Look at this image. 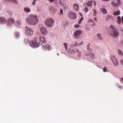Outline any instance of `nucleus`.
Listing matches in <instances>:
<instances>
[{
    "label": "nucleus",
    "instance_id": "1a4fd4ad",
    "mask_svg": "<svg viewBox=\"0 0 123 123\" xmlns=\"http://www.w3.org/2000/svg\"><path fill=\"white\" fill-rule=\"evenodd\" d=\"M82 33V31L80 30L76 31L74 33V37L75 38H79V36Z\"/></svg>",
    "mask_w": 123,
    "mask_h": 123
},
{
    "label": "nucleus",
    "instance_id": "7c9ffc66",
    "mask_svg": "<svg viewBox=\"0 0 123 123\" xmlns=\"http://www.w3.org/2000/svg\"><path fill=\"white\" fill-rule=\"evenodd\" d=\"M76 51L77 52L78 54V55L79 56H80L81 55V52L80 51H79L77 49H76Z\"/></svg>",
    "mask_w": 123,
    "mask_h": 123
},
{
    "label": "nucleus",
    "instance_id": "3c124183",
    "mask_svg": "<svg viewBox=\"0 0 123 123\" xmlns=\"http://www.w3.org/2000/svg\"><path fill=\"white\" fill-rule=\"evenodd\" d=\"M37 39V37H34V40H35L36 41V40Z\"/></svg>",
    "mask_w": 123,
    "mask_h": 123
},
{
    "label": "nucleus",
    "instance_id": "864d4df0",
    "mask_svg": "<svg viewBox=\"0 0 123 123\" xmlns=\"http://www.w3.org/2000/svg\"><path fill=\"white\" fill-rule=\"evenodd\" d=\"M121 80V81H122V80L123 81V78Z\"/></svg>",
    "mask_w": 123,
    "mask_h": 123
},
{
    "label": "nucleus",
    "instance_id": "a211bd4d",
    "mask_svg": "<svg viewBox=\"0 0 123 123\" xmlns=\"http://www.w3.org/2000/svg\"><path fill=\"white\" fill-rule=\"evenodd\" d=\"M66 1V0H59V3L61 6H64L63 3Z\"/></svg>",
    "mask_w": 123,
    "mask_h": 123
},
{
    "label": "nucleus",
    "instance_id": "2f4dec72",
    "mask_svg": "<svg viewBox=\"0 0 123 123\" xmlns=\"http://www.w3.org/2000/svg\"><path fill=\"white\" fill-rule=\"evenodd\" d=\"M94 11V13L93 14V15L94 16H96L97 14V12H96V11L95 9H94L93 10Z\"/></svg>",
    "mask_w": 123,
    "mask_h": 123
},
{
    "label": "nucleus",
    "instance_id": "6e6552de",
    "mask_svg": "<svg viewBox=\"0 0 123 123\" xmlns=\"http://www.w3.org/2000/svg\"><path fill=\"white\" fill-rule=\"evenodd\" d=\"M121 2L120 0H113L111 2V4L115 6H117L120 5Z\"/></svg>",
    "mask_w": 123,
    "mask_h": 123
},
{
    "label": "nucleus",
    "instance_id": "4d7b16f0",
    "mask_svg": "<svg viewBox=\"0 0 123 123\" xmlns=\"http://www.w3.org/2000/svg\"><path fill=\"white\" fill-rule=\"evenodd\" d=\"M27 41V40H25V41Z\"/></svg>",
    "mask_w": 123,
    "mask_h": 123
},
{
    "label": "nucleus",
    "instance_id": "f3484780",
    "mask_svg": "<svg viewBox=\"0 0 123 123\" xmlns=\"http://www.w3.org/2000/svg\"><path fill=\"white\" fill-rule=\"evenodd\" d=\"M6 22V20L5 18H4L0 17V23L2 24H5Z\"/></svg>",
    "mask_w": 123,
    "mask_h": 123
},
{
    "label": "nucleus",
    "instance_id": "37998d69",
    "mask_svg": "<svg viewBox=\"0 0 123 123\" xmlns=\"http://www.w3.org/2000/svg\"><path fill=\"white\" fill-rule=\"evenodd\" d=\"M71 52L72 54H74L75 52V51L73 50H71Z\"/></svg>",
    "mask_w": 123,
    "mask_h": 123
},
{
    "label": "nucleus",
    "instance_id": "ddd939ff",
    "mask_svg": "<svg viewBox=\"0 0 123 123\" xmlns=\"http://www.w3.org/2000/svg\"><path fill=\"white\" fill-rule=\"evenodd\" d=\"M43 49L44 50H51L52 49V47L49 45L44 44L43 47Z\"/></svg>",
    "mask_w": 123,
    "mask_h": 123
},
{
    "label": "nucleus",
    "instance_id": "b1692460",
    "mask_svg": "<svg viewBox=\"0 0 123 123\" xmlns=\"http://www.w3.org/2000/svg\"><path fill=\"white\" fill-rule=\"evenodd\" d=\"M15 24L17 26H18L21 25V23L19 21H17L16 22Z\"/></svg>",
    "mask_w": 123,
    "mask_h": 123
},
{
    "label": "nucleus",
    "instance_id": "6ab92c4d",
    "mask_svg": "<svg viewBox=\"0 0 123 123\" xmlns=\"http://www.w3.org/2000/svg\"><path fill=\"white\" fill-rule=\"evenodd\" d=\"M100 11L103 12L104 14H106L107 12V11L105 8H101L100 9Z\"/></svg>",
    "mask_w": 123,
    "mask_h": 123
},
{
    "label": "nucleus",
    "instance_id": "f03ea898",
    "mask_svg": "<svg viewBox=\"0 0 123 123\" xmlns=\"http://www.w3.org/2000/svg\"><path fill=\"white\" fill-rule=\"evenodd\" d=\"M111 34L114 37L117 38L119 36V33L117 30L113 25L110 26Z\"/></svg>",
    "mask_w": 123,
    "mask_h": 123
},
{
    "label": "nucleus",
    "instance_id": "ea45409f",
    "mask_svg": "<svg viewBox=\"0 0 123 123\" xmlns=\"http://www.w3.org/2000/svg\"><path fill=\"white\" fill-rule=\"evenodd\" d=\"M120 62L122 65L123 66V59L121 60L120 61Z\"/></svg>",
    "mask_w": 123,
    "mask_h": 123
},
{
    "label": "nucleus",
    "instance_id": "412c9836",
    "mask_svg": "<svg viewBox=\"0 0 123 123\" xmlns=\"http://www.w3.org/2000/svg\"><path fill=\"white\" fill-rule=\"evenodd\" d=\"M24 10L25 12H30L31 11L30 9L27 7H25L24 8Z\"/></svg>",
    "mask_w": 123,
    "mask_h": 123
},
{
    "label": "nucleus",
    "instance_id": "7ed1b4c3",
    "mask_svg": "<svg viewBox=\"0 0 123 123\" xmlns=\"http://www.w3.org/2000/svg\"><path fill=\"white\" fill-rule=\"evenodd\" d=\"M54 22V20L51 18H49L47 19L45 22V24L46 26L48 27H52L53 24Z\"/></svg>",
    "mask_w": 123,
    "mask_h": 123
},
{
    "label": "nucleus",
    "instance_id": "5fc2aeb1",
    "mask_svg": "<svg viewBox=\"0 0 123 123\" xmlns=\"http://www.w3.org/2000/svg\"><path fill=\"white\" fill-rule=\"evenodd\" d=\"M121 31L123 32V29L121 30Z\"/></svg>",
    "mask_w": 123,
    "mask_h": 123
},
{
    "label": "nucleus",
    "instance_id": "13d9d810",
    "mask_svg": "<svg viewBox=\"0 0 123 123\" xmlns=\"http://www.w3.org/2000/svg\"><path fill=\"white\" fill-rule=\"evenodd\" d=\"M81 16H82V15L81 14Z\"/></svg>",
    "mask_w": 123,
    "mask_h": 123
},
{
    "label": "nucleus",
    "instance_id": "aec40b11",
    "mask_svg": "<svg viewBox=\"0 0 123 123\" xmlns=\"http://www.w3.org/2000/svg\"><path fill=\"white\" fill-rule=\"evenodd\" d=\"M83 44V43L82 41L80 43H78L77 42H76L74 44V45L75 46H78L81 45Z\"/></svg>",
    "mask_w": 123,
    "mask_h": 123
},
{
    "label": "nucleus",
    "instance_id": "a878e982",
    "mask_svg": "<svg viewBox=\"0 0 123 123\" xmlns=\"http://www.w3.org/2000/svg\"><path fill=\"white\" fill-rule=\"evenodd\" d=\"M6 1H11L16 3H17V1L16 0H5Z\"/></svg>",
    "mask_w": 123,
    "mask_h": 123
},
{
    "label": "nucleus",
    "instance_id": "72a5a7b5",
    "mask_svg": "<svg viewBox=\"0 0 123 123\" xmlns=\"http://www.w3.org/2000/svg\"><path fill=\"white\" fill-rule=\"evenodd\" d=\"M36 2V0H33V1L32 3V5H35V3Z\"/></svg>",
    "mask_w": 123,
    "mask_h": 123
},
{
    "label": "nucleus",
    "instance_id": "f8f14e48",
    "mask_svg": "<svg viewBox=\"0 0 123 123\" xmlns=\"http://www.w3.org/2000/svg\"><path fill=\"white\" fill-rule=\"evenodd\" d=\"M30 46L32 48H35L39 47V45L36 41H33L30 43Z\"/></svg>",
    "mask_w": 123,
    "mask_h": 123
},
{
    "label": "nucleus",
    "instance_id": "39448f33",
    "mask_svg": "<svg viewBox=\"0 0 123 123\" xmlns=\"http://www.w3.org/2000/svg\"><path fill=\"white\" fill-rule=\"evenodd\" d=\"M67 16L69 18L73 19H75L77 18L76 14L72 12H68L67 14Z\"/></svg>",
    "mask_w": 123,
    "mask_h": 123
},
{
    "label": "nucleus",
    "instance_id": "9b49d317",
    "mask_svg": "<svg viewBox=\"0 0 123 123\" xmlns=\"http://www.w3.org/2000/svg\"><path fill=\"white\" fill-rule=\"evenodd\" d=\"M40 43L41 44V45H42L43 43H46V40L45 38L43 36H41L40 37Z\"/></svg>",
    "mask_w": 123,
    "mask_h": 123
},
{
    "label": "nucleus",
    "instance_id": "c9c22d12",
    "mask_svg": "<svg viewBox=\"0 0 123 123\" xmlns=\"http://www.w3.org/2000/svg\"><path fill=\"white\" fill-rule=\"evenodd\" d=\"M107 68L106 67H104V68L103 69V70L104 72H106V71H107Z\"/></svg>",
    "mask_w": 123,
    "mask_h": 123
},
{
    "label": "nucleus",
    "instance_id": "393cba45",
    "mask_svg": "<svg viewBox=\"0 0 123 123\" xmlns=\"http://www.w3.org/2000/svg\"><path fill=\"white\" fill-rule=\"evenodd\" d=\"M15 36L16 38H17L20 35L18 32H15Z\"/></svg>",
    "mask_w": 123,
    "mask_h": 123
},
{
    "label": "nucleus",
    "instance_id": "4c0bfd02",
    "mask_svg": "<svg viewBox=\"0 0 123 123\" xmlns=\"http://www.w3.org/2000/svg\"><path fill=\"white\" fill-rule=\"evenodd\" d=\"M79 25L78 24L75 25H74V27L75 28H78L79 27Z\"/></svg>",
    "mask_w": 123,
    "mask_h": 123
},
{
    "label": "nucleus",
    "instance_id": "c03bdc74",
    "mask_svg": "<svg viewBox=\"0 0 123 123\" xmlns=\"http://www.w3.org/2000/svg\"><path fill=\"white\" fill-rule=\"evenodd\" d=\"M83 19V18L82 17L80 19V20L81 21H82Z\"/></svg>",
    "mask_w": 123,
    "mask_h": 123
},
{
    "label": "nucleus",
    "instance_id": "8fccbe9b",
    "mask_svg": "<svg viewBox=\"0 0 123 123\" xmlns=\"http://www.w3.org/2000/svg\"><path fill=\"white\" fill-rule=\"evenodd\" d=\"M93 26H94L95 25V24L94 22H93Z\"/></svg>",
    "mask_w": 123,
    "mask_h": 123
},
{
    "label": "nucleus",
    "instance_id": "e433bc0d",
    "mask_svg": "<svg viewBox=\"0 0 123 123\" xmlns=\"http://www.w3.org/2000/svg\"><path fill=\"white\" fill-rule=\"evenodd\" d=\"M60 13H61L62 14V15H63V12L62 11V9H60Z\"/></svg>",
    "mask_w": 123,
    "mask_h": 123
},
{
    "label": "nucleus",
    "instance_id": "de8ad7c7",
    "mask_svg": "<svg viewBox=\"0 0 123 123\" xmlns=\"http://www.w3.org/2000/svg\"><path fill=\"white\" fill-rule=\"evenodd\" d=\"M81 21L80 20H79L78 22V23L79 24H80L81 22Z\"/></svg>",
    "mask_w": 123,
    "mask_h": 123
},
{
    "label": "nucleus",
    "instance_id": "4be33fe9",
    "mask_svg": "<svg viewBox=\"0 0 123 123\" xmlns=\"http://www.w3.org/2000/svg\"><path fill=\"white\" fill-rule=\"evenodd\" d=\"M106 20V21H108L111 18V17L110 15H107L105 17Z\"/></svg>",
    "mask_w": 123,
    "mask_h": 123
},
{
    "label": "nucleus",
    "instance_id": "5701e85b",
    "mask_svg": "<svg viewBox=\"0 0 123 123\" xmlns=\"http://www.w3.org/2000/svg\"><path fill=\"white\" fill-rule=\"evenodd\" d=\"M120 12L119 11H117V12H114L113 13V15H119L120 14Z\"/></svg>",
    "mask_w": 123,
    "mask_h": 123
},
{
    "label": "nucleus",
    "instance_id": "0eeeda50",
    "mask_svg": "<svg viewBox=\"0 0 123 123\" xmlns=\"http://www.w3.org/2000/svg\"><path fill=\"white\" fill-rule=\"evenodd\" d=\"M111 59L114 66H117L118 65V62L115 56H111Z\"/></svg>",
    "mask_w": 123,
    "mask_h": 123
},
{
    "label": "nucleus",
    "instance_id": "cd10ccee",
    "mask_svg": "<svg viewBox=\"0 0 123 123\" xmlns=\"http://www.w3.org/2000/svg\"><path fill=\"white\" fill-rule=\"evenodd\" d=\"M68 45V43H65L64 44V45L65 48L66 50H67L68 49L67 45Z\"/></svg>",
    "mask_w": 123,
    "mask_h": 123
},
{
    "label": "nucleus",
    "instance_id": "2eb2a0df",
    "mask_svg": "<svg viewBox=\"0 0 123 123\" xmlns=\"http://www.w3.org/2000/svg\"><path fill=\"white\" fill-rule=\"evenodd\" d=\"M49 10L51 13H55L57 11V9L51 6L49 9Z\"/></svg>",
    "mask_w": 123,
    "mask_h": 123
},
{
    "label": "nucleus",
    "instance_id": "473e14b6",
    "mask_svg": "<svg viewBox=\"0 0 123 123\" xmlns=\"http://www.w3.org/2000/svg\"><path fill=\"white\" fill-rule=\"evenodd\" d=\"M90 45V43H88L87 44V49L88 50H89L90 49L89 48Z\"/></svg>",
    "mask_w": 123,
    "mask_h": 123
},
{
    "label": "nucleus",
    "instance_id": "603ef678",
    "mask_svg": "<svg viewBox=\"0 0 123 123\" xmlns=\"http://www.w3.org/2000/svg\"><path fill=\"white\" fill-rule=\"evenodd\" d=\"M96 5V3L95 2L94 3V6H95Z\"/></svg>",
    "mask_w": 123,
    "mask_h": 123
},
{
    "label": "nucleus",
    "instance_id": "f257e3e1",
    "mask_svg": "<svg viewBox=\"0 0 123 123\" xmlns=\"http://www.w3.org/2000/svg\"><path fill=\"white\" fill-rule=\"evenodd\" d=\"M26 21L28 24L35 25L37 24L38 20L36 15L31 14L26 19Z\"/></svg>",
    "mask_w": 123,
    "mask_h": 123
},
{
    "label": "nucleus",
    "instance_id": "a18cd8bd",
    "mask_svg": "<svg viewBox=\"0 0 123 123\" xmlns=\"http://www.w3.org/2000/svg\"><path fill=\"white\" fill-rule=\"evenodd\" d=\"M118 20L121 19V17L120 16H118L117 17Z\"/></svg>",
    "mask_w": 123,
    "mask_h": 123
},
{
    "label": "nucleus",
    "instance_id": "6e6d98bb",
    "mask_svg": "<svg viewBox=\"0 0 123 123\" xmlns=\"http://www.w3.org/2000/svg\"><path fill=\"white\" fill-rule=\"evenodd\" d=\"M119 88H120V87H121V86H119Z\"/></svg>",
    "mask_w": 123,
    "mask_h": 123
},
{
    "label": "nucleus",
    "instance_id": "79ce46f5",
    "mask_svg": "<svg viewBox=\"0 0 123 123\" xmlns=\"http://www.w3.org/2000/svg\"><path fill=\"white\" fill-rule=\"evenodd\" d=\"M48 1L50 3H52L54 1V0H48Z\"/></svg>",
    "mask_w": 123,
    "mask_h": 123
},
{
    "label": "nucleus",
    "instance_id": "4468645a",
    "mask_svg": "<svg viewBox=\"0 0 123 123\" xmlns=\"http://www.w3.org/2000/svg\"><path fill=\"white\" fill-rule=\"evenodd\" d=\"M73 7L74 9L76 11H78L79 9V5L76 3L74 4L73 6Z\"/></svg>",
    "mask_w": 123,
    "mask_h": 123
},
{
    "label": "nucleus",
    "instance_id": "f704fd0d",
    "mask_svg": "<svg viewBox=\"0 0 123 123\" xmlns=\"http://www.w3.org/2000/svg\"><path fill=\"white\" fill-rule=\"evenodd\" d=\"M88 10V8L86 7L84 9V11L85 12H87Z\"/></svg>",
    "mask_w": 123,
    "mask_h": 123
},
{
    "label": "nucleus",
    "instance_id": "9d476101",
    "mask_svg": "<svg viewBox=\"0 0 123 123\" xmlns=\"http://www.w3.org/2000/svg\"><path fill=\"white\" fill-rule=\"evenodd\" d=\"M15 22L14 20L12 18L8 19L6 21V24L8 25H12Z\"/></svg>",
    "mask_w": 123,
    "mask_h": 123
},
{
    "label": "nucleus",
    "instance_id": "bb28decb",
    "mask_svg": "<svg viewBox=\"0 0 123 123\" xmlns=\"http://www.w3.org/2000/svg\"><path fill=\"white\" fill-rule=\"evenodd\" d=\"M97 36L99 39L100 40H101L102 39V38L100 34L99 33L97 35Z\"/></svg>",
    "mask_w": 123,
    "mask_h": 123
},
{
    "label": "nucleus",
    "instance_id": "c85d7f7f",
    "mask_svg": "<svg viewBox=\"0 0 123 123\" xmlns=\"http://www.w3.org/2000/svg\"><path fill=\"white\" fill-rule=\"evenodd\" d=\"M92 1H89L87 3V6H91L92 5Z\"/></svg>",
    "mask_w": 123,
    "mask_h": 123
},
{
    "label": "nucleus",
    "instance_id": "58836bf2",
    "mask_svg": "<svg viewBox=\"0 0 123 123\" xmlns=\"http://www.w3.org/2000/svg\"><path fill=\"white\" fill-rule=\"evenodd\" d=\"M88 22H93V20L92 19H89L88 20Z\"/></svg>",
    "mask_w": 123,
    "mask_h": 123
},
{
    "label": "nucleus",
    "instance_id": "20e7f679",
    "mask_svg": "<svg viewBox=\"0 0 123 123\" xmlns=\"http://www.w3.org/2000/svg\"><path fill=\"white\" fill-rule=\"evenodd\" d=\"M25 33L26 35L31 36L33 35L34 31L32 29L26 26L25 29Z\"/></svg>",
    "mask_w": 123,
    "mask_h": 123
},
{
    "label": "nucleus",
    "instance_id": "49530a36",
    "mask_svg": "<svg viewBox=\"0 0 123 123\" xmlns=\"http://www.w3.org/2000/svg\"><path fill=\"white\" fill-rule=\"evenodd\" d=\"M94 19L95 20V21H97V18H96V17H94Z\"/></svg>",
    "mask_w": 123,
    "mask_h": 123
},
{
    "label": "nucleus",
    "instance_id": "09e8293b",
    "mask_svg": "<svg viewBox=\"0 0 123 123\" xmlns=\"http://www.w3.org/2000/svg\"><path fill=\"white\" fill-rule=\"evenodd\" d=\"M122 20L123 23V16H122Z\"/></svg>",
    "mask_w": 123,
    "mask_h": 123
},
{
    "label": "nucleus",
    "instance_id": "423d86ee",
    "mask_svg": "<svg viewBox=\"0 0 123 123\" xmlns=\"http://www.w3.org/2000/svg\"><path fill=\"white\" fill-rule=\"evenodd\" d=\"M40 31L41 33L44 36L47 35L48 33L47 29L45 27H42L40 28Z\"/></svg>",
    "mask_w": 123,
    "mask_h": 123
},
{
    "label": "nucleus",
    "instance_id": "dca6fc26",
    "mask_svg": "<svg viewBox=\"0 0 123 123\" xmlns=\"http://www.w3.org/2000/svg\"><path fill=\"white\" fill-rule=\"evenodd\" d=\"M86 55L87 56H89L92 59H93L95 57V55L92 53H91L88 54H86Z\"/></svg>",
    "mask_w": 123,
    "mask_h": 123
},
{
    "label": "nucleus",
    "instance_id": "c756f323",
    "mask_svg": "<svg viewBox=\"0 0 123 123\" xmlns=\"http://www.w3.org/2000/svg\"><path fill=\"white\" fill-rule=\"evenodd\" d=\"M118 54L119 55H123V53L122 51L120 50H118Z\"/></svg>",
    "mask_w": 123,
    "mask_h": 123
},
{
    "label": "nucleus",
    "instance_id": "a19ab883",
    "mask_svg": "<svg viewBox=\"0 0 123 123\" xmlns=\"http://www.w3.org/2000/svg\"><path fill=\"white\" fill-rule=\"evenodd\" d=\"M118 22L119 24L121 23V19L118 20Z\"/></svg>",
    "mask_w": 123,
    "mask_h": 123
}]
</instances>
